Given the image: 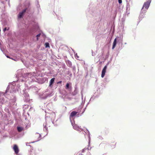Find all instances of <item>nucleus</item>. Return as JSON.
I'll return each instance as SVG.
<instances>
[{
	"mask_svg": "<svg viewBox=\"0 0 155 155\" xmlns=\"http://www.w3.org/2000/svg\"><path fill=\"white\" fill-rule=\"evenodd\" d=\"M151 2V0H148L146 2H145L143 5V7L142 8V10L143 9L144 7L146 9H147L149 6Z\"/></svg>",
	"mask_w": 155,
	"mask_h": 155,
	"instance_id": "nucleus-1",
	"label": "nucleus"
},
{
	"mask_svg": "<svg viewBox=\"0 0 155 155\" xmlns=\"http://www.w3.org/2000/svg\"><path fill=\"white\" fill-rule=\"evenodd\" d=\"M13 149L14 150L15 153L16 154H18L19 151V150L18 146L16 144L14 145Z\"/></svg>",
	"mask_w": 155,
	"mask_h": 155,
	"instance_id": "nucleus-2",
	"label": "nucleus"
},
{
	"mask_svg": "<svg viewBox=\"0 0 155 155\" xmlns=\"http://www.w3.org/2000/svg\"><path fill=\"white\" fill-rule=\"evenodd\" d=\"M107 68V65H106L105 66H104V68L102 70L101 76V77L102 78H103L105 75V73L106 72V70Z\"/></svg>",
	"mask_w": 155,
	"mask_h": 155,
	"instance_id": "nucleus-3",
	"label": "nucleus"
},
{
	"mask_svg": "<svg viewBox=\"0 0 155 155\" xmlns=\"http://www.w3.org/2000/svg\"><path fill=\"white\" fill-rule=\"evenodd\" d=\"M27 10V8H25L23 10L22 12H20L19 13L18 18H21L22 17L24 14L25 13Z\"/></svg>",
	"mask_w": 155,
	"mask_h": 155,
	"instance_id": "nucleus-4",
	"label": "nucleus"
},
{
	"mask_svg": "<svg viewBox=\"0 0 155 155\" xmlns=\"http://www.w3.org/2000/svg\"><path fill=\"white\" fill-rule=\"evenodd\" d=\"M116 145V143L115 142H111L109 144L110 147L112 149L115 147Z\"/></svg>",
	"mask_w": 155,
	"mask_h": 155,
	"instance_id": "nucleus-5",
	"label": "nucleus"
},
{
	"mask_svg": "<svg viewBox=\"0 0 155 155\" xmlns=\"http://www.w3.org/2000/svg\"><path fill=\"white\" fill-rule=\"evenodd\" d=\"M17 129L18 130V131L19 132H21L22 131H23L24 130V128L22 127H17Z\"/></svg>",
	"mask_w": 155,
	"mask_h": 155,
	"instance_id": "nucleus-6",
	"label": "nucleus"
},
{
	"mask_svg": "<svg viewBox=\"0 0 155 155\" xmlns=\"http://www.w3.org/2000/svg\"><path fill=\"white\" fill-rule=\"evenodd\" d=\"M78 112L75 111H73L71 112L70 114V117H73Z\"/></svg>",
	"mask_w": 155,
	"mask_h": 155,
	"instance_id": "nucleus-7",
	"label": "nucleus"
},
{
	"mask_svg": "<svg viewBox=\"0 0 155 155\" xmlns=\"http://www.w3.org/2000/svg\"><path fill=\"white\" fill-rule=\"evenodd\" d=\"M117 44V39L116 38H115L114 40V41L113 42V46L112 48V49H113L115 47L116 45Z\"/></svg>",
	"mask_w": 155,
	"mask_h": 155,
	"instance_id": "nucleus-8",
	"label": "nucleus"
},
{
	"mask_svg": "<svg viewBox=\"0 0 155 155\" xmlns=\"http://www.w3.org/2000/svg\"><path fill=\"white\" fill-rule=\"evenodd\" d=\"M54 78H53L51 80L49 84L50 86H51L53 83L54 82Z\"/></svg>",
	"mask_w": 155,
	"mask_h": 155,
	"instance_id": "nucleus-9",
	"label": "nucleus"
},
{
	"mask_svg": "<svg viewBox=\"0 0 155 155\" xmlns=\"http://www.w3.org/2000/svg\"><path fill=\"white\" fill-rule=\"evenodd\" d=\"M73 128L75 130H78V129H79V127L77 126L76 125H73Z\"/></svg>",
	"mask_w": 155,
	"mask_h": 155,
	"instance_id": "nucleus-10",
	"label": "nucleus"
},
{
	"mask_svg": "<svg viewBox=\"0 0 155 155\" xmlns=\"http://www.w3.org/2000/svg\"><path fill=\"white\" fill-rule=\"evenodd\" d=\"M45 48H48L49 47V44L47 42L45 44Z\"/></svg>",
	"mask_w": 155,
	"mask_h": 155,
	"instance_id": "nucleus-11",
	"label": "nucleus"
},
{
	"mask_svg": "<svg viewBox=\"0 0 155 155\" xmlns=\"http://www.w3.org/2000/svg\"><path fill=\"white\" fill-rule=\"evenodd\" d=\"M65 88L67 89H68L69 88V83H68L66 84Z\"/></svg>",
	"mask_w": 155,
	"mask_h": 155,
	"instance_id": "nucleus-12",
	"label": "nucleus"
},
{
	"mask_svg": "<svg viewBox=\"0 0 155 155\" xmlns=\"http://www.w3.org/2000/svg\"><path fill=\"white\" fill-rule=\"evenodd\" d=\"M40 35H41V34H38V35H37L36 37H37V41L38 40V38L40 37Z\"/></svg>",
	"mask_w": 155,
	"mask_h": 155,
	"instance_id": "nucleus-13",
	"label": "nucleus"
},
{
	"mask_svg": "<svg viewBox=\"0 0 155 155\" xmlns=\"http://www.w3.org/2000/svg\"><path fill=\"white\" fill-rule=\"evenodd\" d=\"M9 29V28H8V29H7V28H4V29H3V31H5L7 30H8Z\"/></svg>",
	"mask_w": 155,
	"mask_h": 155,
	"instance_id": "nucleus-14",
	"label": "nucleus"
},
{
	"mask_svg": "<svg viewBox=\"0 0 155 155\" xmlns=\"http://www.w3.org/2000/svg\"><path fill=\"white\" fill-rule=\"evenodd\" d=\"M86 149H86V148H84L82 150V153H84V150H86Z\"/></svg>",
	"mask_w": 155,
	"mask_h": 155,
	"instance_id": "nucleus-15",
	"label": "nucleus"
},
{
	"mask_svg": "<svg viewBox=\"0 0 155 155\" xmlns=\"http://www.w3.org/2000/svg\"><path fill=\"white\" fill-rule=\"evenodd\" d=\"M118 0V2L119 4H121L122 2V0Z\"/></svg>",
	"mask_w": 155,
	"mask_h": 155,
	"instance_id": "nucleus-16",
	"label": "nucleus"
},
{
	"mask_svg": "<svg viewBox=\"0 0 155 155\" xmlns=\"http://www.w3.org/2000/svg\"><path fill=\"white\" fill-rule=\"evenodd\" d=\"M62 83V81H60L58 82L57 83L58 84H61Z\"/></svg>",
	"mask_w": 155,
	"mask_h": 155,
	"instance_id": "nucleus-17",
	"label": "nucleus"
},
{
	"mask_svg": "<svg viewBox=\"0 0 155 155\" xmlns=\"http://www.w3.org/2000/svg\"><path fill=\"white\" fill-rule=\"evenodd\" d=\"M78 155H83V154L82 153H79Z\"/></svg>",
	"mask_w": 155,
	"mask_h": 155,
	"instance_id": "nucleus-18",
	"label": "nucleus"
},
{
	"mask_svg": "<svg viewBox=\"0 0 155 155\" xmlns=\"http://www.w3.org/2000/svg\"><path fill=\"white\" fill-rule=\"evenodd\" d=\"M7 58H10V57H9V56H7Z\"/></svg>",
	"mask_w": 155,
	"mask_h": 155,
	"instance_id": "nucleus-19",
	"label": "nucleus"
}]
</instances>
